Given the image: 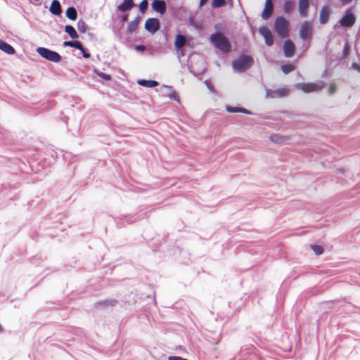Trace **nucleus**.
<instances>
[{
    "mask_svg": "<svg viewBox=\"0 0 360 360\" xmlns=\"http://www.w3.org/2000/svg\"><path fill=\"white\" fill-rule=\"evenodd\" d=\"M139 21H140L139 17H137L134 20L131 21L128 24V26H127V32L129 34H131L132 32H134L136 30L137 26L139 23Z\"/></svg>",
    "mask_w": 360,
    "mask_h": 360,
    "instance_id": "obj_20",
    "label": "nucleus"
},
{
    "mask_svg": "<svg viewBox=\"0 0 360 360\" xmlns=\"http://www.w3.org/2000/svg\"><path fill=\"white\" fill-rule=\"evenodd\" d=\"M336 90V85L335 84H330L328 88L329 93L333 94Z\"/></svg>",
    "mask_w": 360,
    "mask_h": 360,
    "instance_id": "obj_35",
    "label": "nucleus"
},
{
    "mask_svg": "<svg viewBox=\"0 0 360 360\" xmlns=\"http://www.w3.org/2000/svg\"><path fill=\"white\" fill-rule=\"evenodd\" d=\"M63 45L64 46H70L77 49L79 50H82V44L79 41H66L63 42Z\"/></svg>",
    "mask_w": 360,
    "mask_h": 360,
    "instance_id": "obj_23",
    "label": "nucleus"
},
{
    "mask_svg": "<svg viewBox=\"0 0 360 360\" xmlns=\"http://www.w3.org/2000/svg\"><path fill=\"white\" fill-rule=\"evenodd\" d=\"M49 11L55 15H60L62 10L60 2L58 0H53L51 4Z\"/></svg>",
    "mask_w": 360,
    "mask_h": 360,
    "instance_id": "obj_15",
    "label": "nucleus"
},
{
    "mask_svg": "<svg viewBox=\"0 0 360 360\" xmlns=\"http://www.w3.org/2000/svg\"><path fill=\"white\" fill-rule=\"evenodd\" d=\"M312 32L313 24L311 22L305 20L301 23L299 35L302 40L310 39L312 36Z\"/></svg>",
    "mask_w": 360,
    "mask_h": 360,
    "instance_id": "obj_6",
    "label": "nucleus"
},
{
    "mask_svg": "<svg viewBox=\"0 0 360 360\" xmlns=\"http://www.w3.org/2000/svg\"><path fill=\"white\" fill-rule=\"evenodd\" d=\"M66 16L71 20H75L77 17V12L74 7H69L66 11Z\"/></svg>",
    "mask_w": 360,
    "mask_h": 360,
    "instance_id": "obj_22",
    "label": "nucleus"
},
{
    "mask_svg": "<svg viewBox=\"0 0 360 360\" xmlns=\"http://www.w3.org/2000/svg\"><path fill=\"white\" fill-rule=\"evenodd\" d=\"M311 248H312L313 251L314 252L315 255H320L321 254L323 253V250L321 246L313 245V246H311Z\"/></svg>",
    "mask_w": 360,
    "mask_h": 360,
    "instance_id": "obj_31",
    "label": "nucleus"
},
{
    "mask_svg": "<svg viewBox=\"0 0 360 360\" xmlns=\"http://www.w3.org/2000/svg\"><path fill=\"white\" fill-rule=\"evenodd\" d=\"M332 13L331 8L329 6H324L322 7L319 14V21L322 25L326 24L329 20L330 15Z\"/></svg>",
    "mask_w": 360,
    "mask_h": 360,
    "instance_id": "obj_8",
    "label": "nucleus"
},
{
    "mask_svg": "<svg viewBox=\"0 0 360 360\" xmlns=\"http://www.w3.org/2000/svg\"><path fill=\"white\" fill-rule=\"evenodd\" d=\"M0 50L2 51L12 55L15 53L14 48L6 41L0 39Z\"/></svg>",
    "mask_w": 360,
    "mask_h": 360,
    "instance_id": "obj_17",
    "label": "nucleus"
},
{
    "mask_svg": "<svg viewBox=\"0 0 360 360\" xmlns=\"http://www.w3.org/2000/svg\"><path fill=\"white\" fill-rule=\"evenodd\" d=\"M296 86L305 93L314 91L317 89V86L312 83H299L296 84Z\"/></svg>",
    "mask_w": 360,
    "mask_h": 360,
    "instance_id": "obj_14",
    "label": "nucleus"
},
{
    "mask_svg": "<svg viewBox=\"0 0 360 360\" xmlns=\"http://www.w3.org/2000/svg\"><path fill=\"white\" fill-rule=\"evenodd\" d=\"M340 1L343 4H349L351 0H340Z\"/></svg>",
    "mask_w": 360,
    "mask_h": 360,
    "instance_id": "obj_40",
    "label": "nucleus"
},
{
    "mask_svg": "<svg viewBox=\"0 0 360 360\" xmlns=\"http://www.w3.org/2000/svg\"><path fill=\"white\" fill-rule=\"evenodd\" d=\"M65 32L68 33L72 39L78 38V34L75 27L72 25H66L65 27Z\"/></svg>",
    "mask_w": 360,
    "mask_h": 360,
    "instance_id": "obj_21",
    "label": "nucleus"
},
{
    "mask_svg": "<svg viewBox=\"0 0 360 360\" xmlns=\"http://www.w3.org/2000/svg\"><path fill=\"white\" fill-rule=\"evenodd\" d=\"M169 93L167 94V96L174 101H179V96L176 92L173 90L171 87H169Z\"/></svg>",
    "mask_w": 360,
    "mask_h": 360,
    "instance_id": "obj_28",
    "label": "nucleus"
},
{
    "mask_svg": "<svg viewBox=\"0 0 360 360\" xmlns=\"http://www.w3.org/2000/svg\"><path fill=\"white\" fill-rule=\"evenodd\" d=\"M77 29L80 32L84 33L86 31L87 29V25L86 23L81 20L77 22Z\"/></svg>",
    "mask_w": 360,
    "mask_h": 360,
    "instance_id": "obj_25",
    "label": "nucleus"
},
{
    "mask_svg": "<svg viewBox=\"0 0 360 360\" xmlns=\"http://www.w3.org/2000/svg\"><path fill=\"white\" fill-rule=\"evenodd\" d=\"M207 1V0H200V6L204 5Z\"/></svg>",
    "mask_w": 360,
    "mask_h": 360,
    "instance_id": "obj_41",
    "label": "nucleus"
},
{
    "mask_svg": "<svg viewBox=\"0 0 360 360\" xmlns=\"http://www.w3.org/2000/svg\"><path fill=\"white\" fill-rule=\"evenodd\" d=\"M309 6V0H299V12L301 16L307 17L308 15Z\"/></svg>",
    "mask_w": 360,
    "mask_h": 360,
    "instance_id": "obj_13",
    "label": "nucleus"
},
{
    "mask_svg": "<svg viewBox=\"0 0 360 360\" xmlns=\"http://www.w3.org/2000/svg\"><path fill=\"white\" fill-rule=\"evenodd\" d=\"M274 27L280 37H285L288 35V22L284 17H278L276 19Z\"/></svg>",
    "mask_w": 360,
    "mask_h": 360,
    "instance_id": "obj_5",
    "label": "nucleus"
},
{
    "mask_svg": "<svg viewBox=\"0 0 360 360\" xmlns=\"http://www.w3.org/2000/svg\"><path fill=\"white\" fill-rule=\"evenodd\" d=\"M115 300H105V301H103V304L104 305H112L113 303H115Z\"/></svg>",
    "mask_w": 360,
    "mask_h": 360,
    "instance_id": "obj_39",
    "label": "nucleus"
},
{
    "mask_svg": "<svg viewBox=\"0 0 360 360\" xmlns=\"http://www.w3.org/2000/svg\"><path fill=\"white\" fill-rule=\"evenodd\" d=\"M186 43V37L182 34H178L176 37L174 46L177 49H180L185 46Z\"/></svg>",
    "mask_w": 360,
    "mask_h": 360,
    "instance_id": "obj_18",
    "label": "nucleus"
},
{
    "mask_svg": "<svg viewBox=\"0 0 360 360\" xmlns=\"http://www.w3.org/2000/svg\"><path fill=\"white\" fill-rule=\"evenodd\" d=\"M273 12V3L271 0H266L265 7L262 13V17L264 20H267Z\"/></svg>",
    "mask_w": 360,
    "mask_h": 360,
    "instance_id": "obj_12",
    "label": "nucleus"
},
{
    "mask_svg": "<svg viewBox=\"0 0 360 360\" xmlns=\"http://www.w3.org/2000/svg\"><path fill=\"white\" fill-rule=\"evenodd\" d=\"M122 20L123 22L127 21V15H124V16H123V17H122Z\"/></svg>",
    "mask_w": 360,
    "mask_h": 360,
    "instance_id": "obj_42",
    "label": "nucleus"
},
{
    "mask_svg": "<svg viewBox=\"0 0 360 360\" xmlns=\"http://www.w3.org/2000/svg\"><path fill=\"white\" fill-rule=\"evenodd\" d=\"M259 32L263 36L266 44L271 46L274 43V39L271 31L267 27H263L259 28Z\"/></svg>",
    "mask_w": 360,
    "mask_h": 360,
    "instance_id": "obj_9",
    "label": "nucleus"
},
{
    "mask_svg": "<svg viewBox=\"0 0 360 360\" xmlns=\"http://www.w3.org/2000/svg\"><path fill=\"white\" fill-rule=\"evenodd\" d=\"M211 42L223 53H228L231 50L229 40L221 34L215 33L210 36Z\"/></svg>",
    "mask_w": 360,
    "mask_h": 360,
    "instance_id": "obj_1",
    "label": "nucleus"
},
{
    "mask_svg": "<svg viewBox=\"0 0 360 360\" xmlns=\"http://www.w3.org/2000/svg\"><path fill=\"white\" fill-rule=\"evenodd\" d=\"M138 84L140 86L147 87V88H153L158 85V82L155 80H145V79L139 80Z\"/></svg>",
    "mask_w": 360,
    "mask_h": 360,
    "instance_id": "obj_19",
    "label": "nucleus"
},
{
    "mask_svg": "<svg viewBox=\"0 0 360 360\" xmlns=\"http://www.w3.org/2000/svg\"><path fill=\"white\" fill-rule=\"evenodd\" d=\"M152 8L154 11L162 15L166 12V4L162 0H154L152 2Z\"/></svg>",
    "mask_w": 360,
    "mask_h": 360,
    "instance_id": "obj_11",
    "label": "nucleus"
},
{
    "mask_svg": "<svg viewBox=\"0 0 360 360\" xmlns=\"http://www.w3.org/2000/svg\"><path fill=\"white\" fill-rule=\"evenodd\" d=\"M271 139L272 141L276 142V143H281L283 141V137L279 136L278 135L271 136Z\"/></svg>",
    "mask_w": 360,
    "mask_h": 360,
    "instance_id": "obj_33",
    "label": "nucleus"
},
{
    "mask_svg": "<svg viewBox=\"0 0 360 360\" xmlns=\"http://www.w3.org/2000/svg\"><path fill=\"white\" fill-rule=\"evenodd\" d=\"M82 53V56L85 58H88L90 57V54L89 53H86L85 49L82 46V50H79Z\"/></svg>",
    "mask_w": 360,
    "mask_h": 360,
    "instance_id": "obj_37",
    "label": "nucleus"
},
{
    "mask_svg": "<svg viewBox=\"0 0 360 360\" xmlns=\"http://www.w3.org/2000/svg\"><path fill=\"white\" fill-rule=\"evenodd\" d=\"M226 4L225 0H212V6L213 8H219L224 6Z\"/></svg>",
    "mask_w": 360,
    "mask_h": 360,
    "instance_id": "obj_29",
    "label": "nucleus"
},
{
    "mask_svg": "<svg viewBox=\"0 0 360 360\" xmlns=\"http://www.w3.org/2000/svg\"><path fill=\"white\" fill-rule=\"evenodd\" d=\"M252 61L251 56L241 55L232 62V66L235 71L243 72L251 67Z\"/></svg>",
    "mask_w": 360,
    "mask_h": 360,
    "instance_id": "obj_2",
    "label": "nucleus"
},
{
    "mask_svg": "<svg viewBox=\"0 0 360 360\" xmlns=\"http://www.w3.org/2000/svg\"><path fill=\"white\" fill-rule=\"evenodd\" d=\"M226 110L229 112H240V108L227 106Z\"/></svg>",
    "mask_w": 360,
    "mask_h": 360,
    "instance_id": "obj_34",
    "label": "nucleus"
},
{
    "mask_svg": "<svg viewBox=\"0 0 360 360\" xmlns=\"http://www.w3.org/2000/svg\"><path fill=\"white\" fill-rule=\"evenodd\" d=\"M133 6V0H124L122 4L117 6V10L120 12H125L127 11H129Z\"/></svg>",
    "mask_w": 360,
    "mask_h": 360,
    "instance_id": "obj_16",
    "label": "nucleus"
},
{
    "mask_svg": "<svg viewBox=\"0 0 360 360\" xmlns=\"http://www.w3.org/2000/svg\"><path fill=\"white\" fill-rule=\"evenodd\" d=\"M146 46H143V45H136L135 46V49L137 51H143L146 50Z\"/></svg>",
    "mask_w": 360,
    "mask_h": 360,
    "instance_id": "obj_36",
    "label": "nucleus"
},
{
    "mask_svg": "<svg viewBox=\"0 0 360 360\" xmlns=\"http://www.w3.org/2000/svg\"><path fill=\"white\" fill-rule=\"evenodd\" d=\"M94 72L98 75V77H101L102 79H105V81H109L111 79V77L110 75H107V74H105V73H103L101 72H100L97 69H94Z\"/></svg>",
    "mask_w": 360,
    "mask_h": 360,
    "instance_id": "obj_27",
    "label": "nucleus"
},
{
    "mask_svg": "<svg viewBox=\"0 0 360 360\" xmlns=\"http://www.w3.org/2000/svg\"><path fill=\"white\" fill-rule=\"evenodd\" d=\"M288 91L285 89H280L274 91V94H276L278 97H283L286 95Z\"/></svg>",
    "mask_w": 360,
    "mask_h": 360,
    "instance_id": "obj_32",
    "label": "nucleus"
},
{
    "mask_svg": "<svg viewBox=\"0 0 360 360\" xmlns=\"http://www.w3.org/2000/svg\"><path fill=\"white\" fill-rule=\"evenodd\" d=\"M240 112H243V113H245V114H247V115H251L252 114V112L250 110H247L245 108H240Z\"/></svg>",
    "mask_w": 360,
    "mask_h": 360,
    "instance_id": "obj_38",
    "label": "nucleus"
},
{
    "mask_svg": "<svg viewBox=\"0 0 360 360\" xmlns=\"http://www.w3.org/2000/svg\"><path fill=\"white\" fill-rule=\"evenodd\" d=\"M205 84H206L207 85H208V82H207V81L205 82ZM207 86L210 88V86Z\"/></svg>",
    "mask_w": 360,
    "mask_h": 360,
    "instance_id": "obj_44",
    "label": "nucleus"
},
{
    "mask_svg": "<svg viewBox=\"0 0 360 360\" xmlns=\"http://www.w3.org/2000/svg\"><path fill=\"white\" fill-rule=\"evenodd\" d=\"M281 68L285 74H288L294 70L295 66L292 64H285L281 65Z\"/></svg>",
    "mask_w": 360,
    "mask_h": 360,
    "instance_id": "obj_26",
    "label": "nucleus"
},
{
    "mask_svg": "<svg viewBox=\"0 0 360 360\" xmlns=\"http://www.w3.org/2000/svg\"><path fill=\"white\" fill-rule=\"evenodd\" d=\"M295 50V44L291 40L287 39L285 41L283 44V51L286 57H292L294 55Z\"/></svg>",
    "mask_w": 360,
    "mask_h": 360,
    "instance_id": "obj_10",
    "label": "nucleus"
},
{
    "mask_svg": "<svg viewBox=\"0 0 360 360\" xmlns=\"http://www.w3.org/2000/svg\"><path fill=\"white\" fill-rule=\"evenodd\" d=\"M352 66H353V68H355V69H359V68H358V65H357L356 64H355V63H353Z\"/></svg>",
    "mask_w": 360,
    "mask_h": 360,
    "instance_id": "obj_43",
    "label": "nucleus"
},
{
    "mask_svg": "<svg viewBox=\"0 0 360 360\" xmlns=\"http://www.w3.org/2000/svg\"><path fill=\"white\" fill-rule=\"evenodd\" d=\"M145 28L150 33L154 34L160 28V22L157 18H149L145 22Z\"/></svg>",
    "mask_w": 360,
    "mask_h": 360,
    "instance_id": "obj_7",
    "label": "nucleus"
},
{
    "mask_svg": "<svg viewBox=\"0 0 360 360\" xmlns=\"http://www.w3.org/2000/svg\"><path fill=\"white\" fill-rule=\"evenodd\" d=\"M294 3L290 1H287L284 4V11L288 13H290L294 9Z\"/></svg>",
    "mask_w": 360,
    "mask_h": 360,
    "instance_id": "obj_24",
    "label": "nucleus"
},
{
    "mask_svg": "<svg viewBox=\"0 0 360 360\" xmlns=\"http://www.w3.org/2000/svg\"><path fill=\"white\" fill-rule=\"evenodd\" d=\"M37 52L44 58L53 63H59L61 60L60 55L56 51H51L44 47H38Z\"/></svg>",
    "mask_w": 360,
    "mask_h": 360,
    "instance_id": "obj_3",
    "label": "nucleus"
},
{
    "mask_svg": "<svg viewBox=\"0 0 360 360\" xmlns=\"http://www.w3.org/2000/svg\"><path fill=\"white\" fill-rule=\"evenodd\" d=\"M148 1L147 0H143L140 5H139V9H140V11L141 13H144L147 8H148Z\"/></svg>",
    "mask_w": 360,
    "mask_h": 360,
    "instance_id": "obj_30",
    "label": "nucleus"
},
{
    "mask_svg": "<svg viewBox=\"0 0 360 360\" xmlns=\"http://www.w3.org/2000/svg\"><path fill=\"white\" fill-rule=\"evenodd\" d=\"M356 22V17L353 14L352 9L349 8L345 11L344 16L340 20V21L335 25L334 28L337 29L339 25L345 27H352Z\"/></svg>",
    "mask_w": 360,
    "mask_h": 360,
    "instance_id": "obj_4",
    "label": "nucleus"
}]
</instances>
